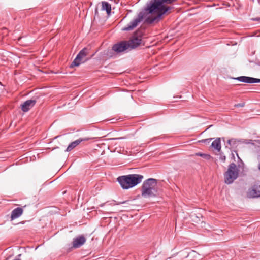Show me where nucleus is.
Here are the masks:
<instances>
[{"instance_id":"ddd939ff","label":"nucleus","mask_w":260,"mask_h":260,"mask_svg":"<svg viewBox=\"0 0 260 260\" xmlns=\"http://www.w3.org/2000/svg\"><path fill=\"white\" fill-rule=\"evenodd\" d=\"M88 139H79L72 143H71L67 148L66 151L69 152L78 146L81 142L87 140Z\"/></svg>"},{"instance_id":"f8f14e48","label":"nucleus","mask_w":260,"mask_h":260,"mask_svg":"<svg viewBox=\"0 0 260 260\" xmlns=\"http://www.w3.org/2000/svg\"><path fill=\"white\" fill-rule=\"evenodd\" d=\"M23 212V209L22 207H17L12 210L11 215V219L13 220L20 217Z\"/></svg>"},{"instance_id":"6e6552de","label":"nucleus","mask_w":260,"mask_h":260,"mask_svg":"<svg viewBox=\"0 0 260 260\" xmlns=\"http://www.w3.org/2000/svg\"><path fill=\"white\" fill-rule=\"evenodd\" d=\"M141 37L134 35L131 39L127 41L128 47L132 49L138 47L141 43Z\"/></svg>"},{"instance_id":"4be33fe9","label":"nucleus","mask_w":260,"mask_h":260,"mask_svg":"<svg viewBox=\"0 0 260 260\" xmlns=\"http://www.w3.org/2000/svg\"><path fill=\"white\" fill-rule=\"evenodd\" d=\"M220 159L222 161H225L226 159V157L224 155H220Z\"/></svg>"},{"instance_id":"0eeeda50","label":"nucleus","mask_w":260,"mask_h":260,"mask_svg":"<svg viewBox=\"0 0 260 260\" xmlns=\"http://www.w3.org/2000/svg\"><path fill=\"white\" fill-rule=\"evenodd\" d=\"M129 49L128 42L126 41H121L113 45L112 47V50L117 53L123 52Z\"/></svg>"},{"instance_id":"7ed1b4c3","label":"nucleus","mask_w":260,"mask_h":260,"mask_svg":"<svg viewBox=\"0 0 260 260\" xmlns=\"http://www.w3.org/2000/svg\"><path fill=\"white\" fill-rule=\"evenodd\" d=\"M157 192V181L149 178L144 181L141 188V194L144 198L154 197Z\"/></svg>"},{"instance_id":"2eb2a0df","label":"nucleus","mask_w":260,"mask_h":260,"mask_svg":"<svg viewBox=\"0 0 260 260\" xmlns=\"http://www.w3.org/2000/svg\"><path fill=\"white\" fill-rule=\"evenodd\" d=\"M211 146L214 148L215 149L218 151V152H220L221 150V142L220 139L219 138H216L211 144Z\"/></svg>"},{"instance_id":"bb28decb","label":"nucleus","mask_w":260,"mask_h":260,"mask_svg":"<svg viewBox=\"0 0 260 260\" xmlns=\"http://www.w3.org/2000/svg\"><path fill=\"white\" fill-rule=\"evenodd\" d=\"M14 260H21V259H15Z\"/></svg>"},{"instance_id":"a211bd4d","label":"nucleus","mask_w":260,"mask_h":260,"mask_svg":"<svg viewBox=\"0 0 260 260\" xmlns=\"http://www.w3.org/2000/svg\"><path fill=\"white\" fill-rule=\"evenodd\" d=\"M196 156H201L207 160H209L211 158V156L207 154L202 153L201 152L196 153L195 154Z\"/></svg>"},{"instance_id":"f3484780","label":"nucleus","mask_w":260,"mask_h":260,"mask_svg":"<svg viewBox=\"0 0 260 260\" xmlns=\"http://www.w3.org/2000/svg\"><path fill=\"white\" fill-rule=\"evenodd\" d=\"M239 141L236 139H231L228 141V144L231 146V149H235L238 146Z\"/></svg>"},{"instance_id":"a878e982","label":"nucleus","mask_w":260,"mask_h":260,"mask_svg":"<svg viewBox=\"0 0 260 260\" xmlns=\"http://www.w3.org/2000/svg\"><path fill=\"white\" fill-rule=\"evenodd\" d=\"M258 193H259V196H258L260 197V190L258 191Z\"/></svg>"},{"instance_id":"423d86ee","label":"nucleus","mask_w":260,"mask_h":260,"mask_svg":"<svg viewBox=\"0 0 260 260\" xmlns=\"http://www.w3.org/2000/svg\"><path fill=\"white\" fill-rule=\"evenodd\" d=\"M88 53V50L86 48H84L81 50L70 65V68L79 66L82 63L86 61V59H83L86 56Z\"/></svg>"},{"instance_id":"412c9836","label":"nucleus","mask_w":260,"mask_h":260,"mask_svg":"<svg viewBox=\"0 0 260 260\" xmlns=\"http://www.w3.org/2000/svg\"><path fill=\"white\" fill-rule=\"evenodd\" d=\"M212 140V138H210V139H204V140H203L202 141L203 142H204L205 143H209L210 142V141Z\"/></svg>"},{"instance_id":"9d476101","label":"nucleus","mask_w":260,"mask_h":260,"mask_svg":"<svg viewBox=\"0 0 260 260\" xmlns=\"http://www.w3.org/2000/svg\"><path fill=\"white\" fill-rule=\"evenodd\" d=\"M36 102V100L34 99L26 101L21 105V110L24 112L28 111L35 106Z\"/></svg>"},{"instance_id":"4468645a","label":"nucleus","mask_w":260,"mask_h":260,"mask_svg":"<svg viewBox=\"0 0 260 260\" xmlns=\"http://www.w3.org/2000/svg\"><path fill=\"white\" fill-rule=\"evenodd\" d=\"M102 10H105L108 15H109L111 11V6L107 2L102 1L101 2Z\"/></svg>"},{"instance_id":"dca6fc26","label":"nucleus","mask_w":260,"mask_h":260,"mask_svg":"<svg viewBox=\"0 0 260 260\" xmlns=\"http://www.w3.org/2000/svg\"><path fill=\"white\" fill-rule=\"evenodd\" d=\"M258 191H257L255 188L249 189L247 192V196L249 198H258L259 196Z\"/></svg>"},{"instance_id":"1a4fd4ad","label":"nucleus","mask_w":260,"mask_h":260,"mask_svg":"<svg viewBox=\"0 0 260 260\" xmlns=\"http://www.w3.org/2000/svg\"><path fill=\"white\" fill-rule=\"evenodd\" d=\"M234 79L237 80L240 82H242L247 83H259L260 79L254 78L253 77H247V76H240L237 78H234Z\"/></svg>"},{"instance_id":"39448f33","label":"nucleus","mask_w":260,"mask_h":260,"mask_svg":"<svg viewBox=\"0 0 260 260\" xmlns=\"http://www.w3.org/2000/svg\"><path fill=\"white\" fill-rule=\"evenodd\" d=\"M147 14L145 11H141L138 13L137 17L129 22V23L122 30L123 31H129L136 28L138 25L146 17Z\"/></svg>"},{"instance_id":"393cba45","label":"nucleus","mask_w":260,"mask_h":260,"mask_svg":"<svg viewBox=\"0 0 260 260\" xmlns=\"http://www.w3.org/2000/svg\"><path fill=\"white\" fill-rule=\"evenodd\" d=\"M258 168L259 170L260 171V163L258 164Z\"/></svg>"},{"instance_id":"5701e85b","label":"nucleus","mask_w":260,"mask_h":260,"mask_svg":"<svg viewBox=\"0 0 260 260\" xmlns=\"http://www.w3.org/2000/svg\"><path fill=\"white\" fill-rule=\"evenodd\" d=\"M128 202V201H123V202H117L115 204L116 205H120V204L127 203Z\"/></svg>"},{"instance_id":"20e7f679","label":"nucleus","mask_w":260,"mask_h":260,"mask_svg":"<svg viewBox=\"0 0 260 260\" xmlns=\"http://www.w3.org/2000/svg\"><path fill=\"white\" fill-rule=\"evenodd\" d=\"M239 170L236 165L231 163L228 168V170L224 174V182L227 184L232 183L239 176Z\"/></svg>"},{"instance_id":"aec40b11","label":"nucleus","mask_w":260,"mask_h":260,"mask_svg":"<svg viewBox=\"0 0 260 260\" xmlns=\"http://www.w3.org/2000/svg\"><path fill=\"white\" fill-rule=\"evenodd\" d=\"M245 105V102H241L234 105V107H243Z\"/></svg>"},{"instance_id":"9b49d317","label":"nucleus","mask_w":260,"mask_h":260,"mask_svg":"<svg viewBox=\"0 0 260 260\" xmlns=\"http://www.w3.org/2000/svg\"><path fill=\"white\" fill-rule=\"evenodd\" d=\"M86 242V238L83 236H79L73 239V247L79 248L82 246Z\"/></svg>"},{"instance_id":"b1692460","label":"nucleus","mask_w":260,"mask_h":260,"mask_svg":"<svg viewBox=\"0 0 260 260\" xmlns=\"http://www.w3.org/2000/svg\"><path fill=\"white\" fill-rule=\"evenodd\" d=\"M254 20L256 21H260V17L255 18Z\"/></svg>"},{"instance_id":"6ab92c4d","label":"nucleus","mask_w":260,"mask_h":260,"mask_svg":"<svg viewBox=\"0 0 260 260\" xmlns=\"http://www.w3.org/2000/svg\"><path fill=\"white\" fill-rule=\"evenodd\" d=\"M236 154L237 156H238V154L237 153H236ZM238 158L240 160V162L238 164V168H241L242 169H243V167H244V162L242 161L241 159H240V158H239V156H238Z\"/></svg>"},{"instance_id":"f257e3e1","label":"nucleus","mask_w":260,"mask_h":260,"mask_svg":"<svg viewBox=\"0 0 260 260\" xmlns=\"http://www.w3.org/2000/svg\"><path fill=\"white\" fill-rule=\"evenodd\" d=\"M177 0H150L144 8V11L147 14H154L156 16L154 17H149L146 19L148 23H152L155 21H159L162 16L169 13L173 7L170 4Z\"/></svg>"},{"instance_id":"f03ea898","label":"nucleus","mask_w":260,"mask_h":260,"mask_svg":"<svg viewBox=\"0 0 260 260\" xmlns=\"http://www.w3.org/2000/svg\"><path fill=\"white\" fill-rule=\"evenodd\" d=\"M143 178L142 175L133 174L119 176L117 179L122 189H128L141 183Z\"/></svg>"}]
</instances>
